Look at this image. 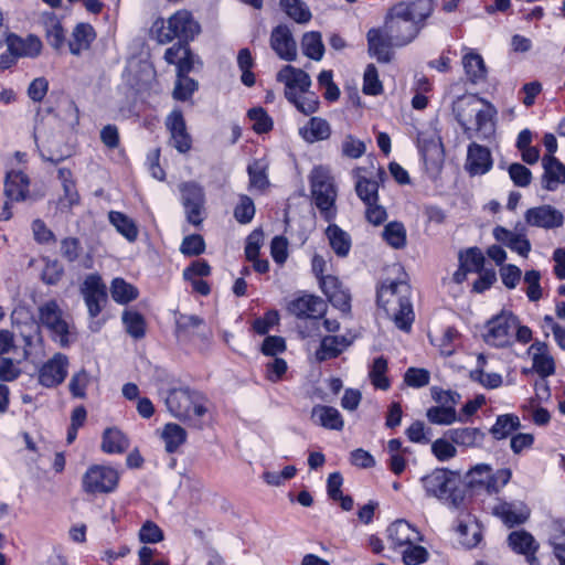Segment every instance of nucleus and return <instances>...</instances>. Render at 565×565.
<instances>
[{
	"mask_svg": "<svg viewBox=\"0 0 565 565\" xmlns=\"http://www.w3.org/2000/svg\"><path fill=\"white\" fill-rule=\"evenodd\" d=\"M388 361L384 355L376 356L369 370V377L376 390L387 391L391 388V380L386 375Z\"/></svg>",
	"mask_w": 565,
	"mask_h": 565,
	"instance_id": "4c0bfd02",
	"label": "nucleus"
},
{
	"mask_svg": "<svg viewBox=\"0 0 565 565\" xmlns=\"http://www.w3.org/2000/svg\"><path fill=\"white\" fill-rule=\"evenodd\" d=\"M445 436L449 438L455 445L465 448L481 447L486 439V434L477 427H459L448 429L445 433Z\"/></svg>",
	"mask_w": 565,
	"mask_h": 565,
	"instance_id": "393cba45",
	"label": "nucleus"
},
{
	"mask_svg": "<svg viewBox=\"0 0 565 565\" xmlns=\"http://www.w3.org/2000/svg\"><path fill=\"white\" fill-rule=\"evenodd\" d=\"M310 188L322 218L326 222H332L337 215V190L332 177L323 168H315L310 175Z\"/></svg>",
	"mask_w": 565,
	"mask_h": 565,
	"instance_id": "0eeeda50",
	"label": "nucleus"
},
{
	"mask_svg": "<svg viewBox=\"0 0 565 565\" xmlns=\"http://www.w3.org/2000/svg\"><path fill=\"white\" fill-rule=\"evenodd\" d=\"M493 160L490 149L472 142L468 146L466 170L470 175H482L492 169Z\"/></svg>",
	"mask_w": 565,
	"mask_h": 565,
	"instance_id": "aec40b11",
	"label": "nucleus"
},
{
	"mask_svg": "<svg viewBox=\"0 0 565 565\" xmlns=\"http://www.w3.org/2000/svg\"><path fill=\"white\" fill-rule=\"evenodd\" d=\"M355 192L366 205L379 202V182L366 177H360L355 183Z\"/></svg>",
	"mask_w": 565,
	"mask_h": 565,
	"instance_id": "603ef678",
	"label": "nucleus"
},
{
	"mask_svg": "<svg viewBox=\"0 0 565 565\" xmlns=\"http://www.w3.org/2000/svg\"><path fill=\"white\" fill-rule=\"evenodd\" d=\"M458 259L460 264H466L470 273H478L484 269L486 258L482 250L477 247H468L459 252Z\"/></svg>",
	"mask_w": 565,
	"mask_h": 565,
	"instance_id": "864d4df0",
	"label": "nucleus"
},
{
	"mask_svg": "<svg viewBox=\"0 0 565 565\" xmlns=\"http://www.w3.org/2000/svg\"><path fill=\"white\" fill-rule=\"evenodd\" d=\"M205 249H206V244L201 234L186 235L180 245V252L185 257L200 256L205 252Z\"/></svg>",
	"mask_w": 565,
	"mask_h": 565,
	"instance_id": "bf43d9fd",
	"label": "nucleus"
},
{
	"mask_svg": "<svg viewBox=\"0 0 565 565\" xmlns=\"http://www.w3.org/2000/svg\"><path fill=\"white\" fill-rule=\"evenodd\" d=\"M493 514L501 519V521L510 529L525 523L529 519L527 512L516 510L514 504L507 501H501L494 505Z\"/></svg>",
	"mask_w": 565,
	"mask_h": 565,
	"instance_id": "c9c22d12",
	"label": "nucleus"
},
{
	"mask_svg": "<svg viewBox=\"0 0 565 565\" xmlns=\"http://www.w3.org/2000/svg\"><path fill=\"white\" fill-rule=\"evenodd\" d=\"M390 547L395 552L399 551L409 543H419L424 541V535L416 526L406 520H396L391 523L386 530Z\"/></svg>",
	"mask_w": 565,
	"mask_h": 565,
	"instance_id": "2eb2a0df",
	"label": "nucleus"
},
{
	"mask_svg": "<svg viewBox=\"0 0 565 565\" xmlns=\"http://www.w3.org/2000/svg\"><path fill=\"white\" fill-rule=\"evenodd\" d=\"M39 320L62 347L68 345V324L63 319V312L55 299H51L39 307Z\"/></svg>",
	"mask_w": 565,
	"mask_h": 565,
	"instance_id": "9b49d317",
	"label": "nucleus"
},
{
	"mask_svg": "<svg viewBox=\"0 0 565 565\" xmlns=\"http://www.w3.org/2000/svg\"><path fill=\"white\" fill-rule=\"evenodd\" d=\"M427 420L434 425H451L457 420L456 408L431 406L426 411Z\"/></svg>",
	"mask_w": 565,
	"mask_h": 565,
	"instance_id": "6e6d98bb",
	"label": "nucleus"
},
{
	"mask_svg": "<svg viewBox=\"0 0 565 565\" xmlns=\"http://www.w3.org/2000/svg\"><path fill=\"white\" fill-rule=\"evenodd\" d=\"M398 3H403L406 11L409 13V17H412L417 23L424 25L425 21L434 11L435 0H409L399 1Z\"/></svg>",
	"mask_w": 565,
	"mask_h": 565,
	"instance_id": "49530a36",
	"label": "nucleus"
},
{
	"mask_svg": "<svg viewBox=\"0 0 565 565\" xmlns=\"http://www.w3.org/2000/svg\"><path fill=\"white\" fill-rule=\"evenodd\" d=\"M247 117L253 121V130L258 134H267L274 128V120L268 115L267 110L262 107H252L247 110Z\"/></svg>",
	"mask_w": 565,
	"mask_h": 565,
	"instance_id": "09e8293b",
	"label": "nucleus"
},
{
	"mask_svg": "<svg viewBox=\"0 0 565 565\" xmlns=\"http://www.w3.org/2000/svg\"><path fill=\"white\" fill-rule=\"evenodd\" d=\"M456 445L446 436L436 439L431 444V454L438 461H448L457 456Z\"/></svg>",
	"mask_w": 565,
	"mask_h": 565,
	"instance_id": "680f3d73",
	"label": "nucleus"
},
{
	"mask_svg": "<svg viewBox=\"0 0 565 565\" xmlns=\"http://www.w3.org/2000/svg\"><path fill=\"white\" fill-rule=\"evenodd\" d=\"M68 358L57 352L45 361L38 372L39 383L46 388H54L61 385L68 374Z\"/></svg>",
	"mask_w": 565,
	"mask_h": 565,
	"instance_id": "4468645a",
	"label": "nucleus"
},
{
	"mask_svg": "<svg viewBox=\"0 0 565 565\" xmlns=\"http://www.w3.org/2000/svg\"><path fill=\"white\" fill-rule=\"evenodd\" d=\"M412 287L404 279H385L376 288V303L404 331L412 330L415 313L411 301Z\"/></svg>",
	"mask_w": 565,
	"mask_h": 565,
	"instance_id": "f257e3e1",
	"label": "nucleus"
},
{
	"mask_svg": "<svg viewBox=\"0 0 565 565\" xmlns=\"http://www.w3.org/2000/svg\"><path fill=\"white\" fill-rule=\"evenodd\" d=\"M110 294L114 301L119 305H127L136 300L139 296L138 289L120 277L113 279L110 284Z\"/></svg>",
	"mask_w": 565,
	"mask_h": 565,
	"instance_id": "a19ab883",
	"label": "nucleus"
},
{
	"mask_svg": "<svg viewBox=\"0 0 565 565\" xmlns=\"http://www.w3.org/2000/svg\"><path fill=\"white\" fill-rule=\"evenodd\" d=\"M237 66L241 74V82L246 87H253L256 83V75L253 72L255 60L248 47L241 49L237 53Z\"/></svg>",
	"mask_w": 565,
	"mask_h": 565,
	"instance_id": "37998d69",
	"label": "nucleus"
},
{
	"mask_svg": "<svg viewBox=\"0 0 565 565\" xmlns=\"http://www.w3.org/2000/svg\"><path fill=\"white\" fill-rule=\"evenodd\" d=\"M120 473L108 465H90L84 472L81 487L89 495L109 494L118 489Z\"/></svg>",
	"mask_w": 565,
	"mask_h": 565,
	"instance_id": "6e6552de",
	"label": "nucleus"
},
{
	"mask_svg": "<svg viewBox=\"0 0 565 565\" xmlns=\"http://www.w3.org/2000/svg\"><path fill=\"white\" fill-rule=\"evenodd\" d=\"M512 478L509 468L493 471L488 463H478L467 473V486L471 489L486 490L489 494L498 493Z\"/></svg>",
	"mask_w": 565,
	"mask_h": 565,
	"instance_id": "1a4fd4ad",
	"label": "nucleus"
},
{
	"mask_svg": "<svg viewBox=\"0 0 565 565\" xmlns=\"http://www.w3.org/2000/svg\"><path fill=\"white\" fill-rule=\"evenodd\" d=\"M166 128L170 134L173 148L180 153H186L192 148V136L188 131L186 121L182 109L175 107L166 117Z\"/></svg>",
	"mask_w": 565,
	"mask_h": 565,
	"instance_id": "ddd939ff",
	"label": "nucleus"
},
{
	"mask_svg": "<svg viewBox=\"0 0 565 565\" xmlns=\"http://www.w3.org/2000/svg\"><path fill=\"white\" fill-rule=\"evenodd\" d=\"M30 184L31 180L23 171H7L3 181L4 198L15 200L17 203L24 202L30 196Z\"/></svg>",
	"mask_w": 565,
	"mask_h": 565,
	"instance_id": "6ab92c4d",
	"label": "nucleus"
},
{
	"mask_svg": "<svg viewBox=\"0 0 565 565\" xmlns=\"http://www.w3.org/2000/svg\"><path fill=\"white\" fill-rule=\"evenodd\" d=\"M302 139L309 143L323 141L330 138L331 127L322 117H311L307 124L299 129Z\"/></svg>",
	"mask_w": 565,
	"mask_h": 565,
	"instance_id": "c756f323",
	"label": "nucleus"
},
{
	"mask_svg": "<svg viewBox=\"0 0 565 565\" xmlns=\"http://www.w3.org/2000/svg\"><path fill=\"white\" fill-rule=\"evenodd\" d=\"M128 437L117 427H108L102 436V451L107 455H121L129 448Z\"/></svg>",
	"mask_w": 565,
	"mask_h": 565,
	"instance_id": "c85d7f7f",
	"label": "nucleus"
},
{
	"mask_svg": "<svg viewBox=\"0 0 565 565\" xmlns=\"http://www.w3.org/2000/svg\"><path fill=\"white\" fill-rule=\"evenodd\" d=\"M207 402L203 392L189 386L170 388L166 397V406L170 414L183 423L206 415Z\"/></svg>",
	"mask_w": 565,
	"mask_h": 565,
	"instance_id": "7ed1b4c3",
	"label": "nucleus"
},
{
	"mask_svg": "<svg viewBox=\"0 0 565 565\" xmlns=\"http://www.w3.org/2000/svg\"><path fill=\"white\" fill-rule=\"evenodd\" d=\"M247 174L249 189H256L263 192L270 184L267 174V167L258 160H254L248 164Z\"/></svg>",
	"mask_w": 565,
	"mask_h": 565,
	"instance_id": "de8ad7c7",
	"label": "nucleus"
},
{
	"mask_svg": "<svg viewBox=\"0 0 565 565\" xmlns=\"http://www.w3.org/2000/svg\"><path fill=\"white\" fill-rule=\"evenodd\" d=\"M198 89V82L188 75L178 77L173 89V98L180 102H186L191 99L193 93Z\"/></svg>",
	"mask_w": 565,
	"mask_h": 565,
	"instance_id": "338daca9",
	"label": "nucleus"
},
{
	"mask_svg": "<svg viewBox=\"0 0 565 565\" xmlns=\"http://www.w3.org/2000/svg\"><path fill=\"white\" fill-rule=\"evenodd\" d=\"M495 115V107L489 100L478 95L459 100L456 108V119L468 138L473 136L472 129L468 126L472 118L476 121L473 131L481 132L486 130L489 122H492Z\"/></svg>",
	"mask_w": 565,
	"mask_h": 565,
	"instance_id": "20e7f679",
	"label": "nucleus"
},
{
	"mask_svg": "<svg viewBox=\"0 0 565 565\" xmlns=\"http://www.w3.org/2000/svg\"><path fill=\"white\" fill-rule=\"evenodd\" d=\"M96 39V31L90 23L79 22L72 32L68 41V49L73 55H79L83 51L88 50Z\"/></svg>",
	"mask_w": 565,
	"mask_h": 565,
	"instance_id": "bb28decb",
	"label": "nucleus"
},
{
	"mask_svg": "<svg viewBox=\"0 0 565 565\" xmlns=\"http://www.w3.org/2000/svg\"><path fill=\"white\" fill-rule=\"evenodd\" d=\"M521 428L520 417L514 413L498 415L489 433L495 440H503L512 437Z\"/></svg>",
	"mask_w": 565,
	"mask_h": 565,
	"instance_id": "2f4dec72",
	"label": "nucleus"
},
{
	"mask_svg": "<svg viewBox=\"0 0 565 565\" xmlns=\"http://www.w3.org/2000/svg\"><path fill=\"white\" fill-rule=\"evenodd\" d=\"M305 94L303 97H299L296 92L285 90L286 99L292 104L298 111L309 116L318 111L320 102L316 93L308 90V93Z\"/></svg>",
	"mask_w": 565,
	"mask_h": 565,
	"instance_id": "ea45409f",
	"label": "nucleus"
},
{
	"mask_svg": "<svg viewBox=\"0 0 565 565\" xmlns=\"http://www.w3.org/2000/svg\"><path fill=\"white\" fill-rule=\"evenodd\" d=\"M46 42L55 51H61L66 42V32L61 19L54 13H44L42 18Z\"/></svg>",
	"mask_w": 565,
	"mask_h": 565,
	"instance_id": "b1692460",
	"label": "nucleus"
},
{
	"mask_svg": "<svg viewBox=\"0 0 565 565\" xmlns=\"http://www.w3.org/2000/svg\"><path fill=\"white\" fill-rule=\"evenodd\" d=\"M312 418L322 427L331 430H342L344 422L340 412L328 405H317L312 408Z\"/></svg>",
	"mask_w": 565,
	"mask_h": 565,
	"instance_id": "72a5a7b5",
	"label": "nucleus"
},
{
	"mask_svg": "<svg viewBox=\"0 0 565 565\" xmlns=\"http://www.w3.org/2000/svg\"><path fill=\"white\" fill-rule=\"evenodd\" d=\"M287 311L299 320H318L326 315L327 303L319 296L299 291L287 303Z\"/></svg>",
	"mask_w": 565,
	"mask_h": 565,
	"instance_id": "f8f14e48",
	"label": "nucleus"
},
{
	"mask_svg": "<svg viewBox=\"0 0 565 565\" xmlns=\"http://www.w3.org/2000/svg\"><path fill=\"white\" fill-rule=\"evenodd\" d=\"M121 321L128 335L134 340H140L146 337L147 321L142 313L137 310H124Z\"/></svg>",
	"mask_w": 565,
	"mask_h": 565,
	"instance_id": "e433bc0d",
	"label": "nucleus"
},
{
	"mask_svg": "<svg viewBox=\"0 0 565 565\" xmlns=\"http://www.w3.org/2000/svg\"><path fill=\"white\" fill-rule=\"evenodd\" d=\"M277 79L285 83V90L290 92H295V89L298 88L300 93H308L311 86L309 74L291 65L284 66L282 70L279 71Z\"/></svg>",
	"mask_w": 565,
	"mask_h": 565,
	"instance_id": "a878e982",
	"label": "nucleus"
},
{
	"mask_svg": "<svg viewBox=\"0 0 565 565\" xmlns=\"http://www.w3.org/2000/svg\"><path fill=\"white\" fill-rule=\"evenodd\" d=\"M256 214L254 201L247 194H239L238 201L233 210L234 218L239 224H249Z\"/></svg>",
	"mask_w": 565,
	"mask_h": 565,
	"instance_id": "8fccbe9b",
	"label": "nucleus"
},
{
	"mask_svg": "<svg viewBox=\"0 0 565 565\" xmlns=\"http://www.w3.org/2000/svg\"><path fill=\"white\" fill-rule=\"evenodd\" d=\"M164 443V449L168 454H175L179 448L186 443L188 433L179 424L167 423L160 435Z\"/></svg>",
	"mask_w": 565,
	"mask_h": 565,
	"instance_id": "f704fd0d",
	"label": "nucleus"
},
{
	"mask_svg": "<svg viewBox=\"0 0 565 565\" xmlns=\"http://www.w3.org/2000/svg\"><path fill=\"white\" fill-rule=\"evenodd\" d=\"M426 497L436 498L449 508L458 509L466 498V486L459 472L448 468H435L420 478Z\"/></svg>",
	"mask_w": 565,
	"mask_h": 565,
	"instance_id": "f03ea898",
	"label": "nucleus"
},
{
	"mask_svg": "<svg viewBox=\"0 0 565 565\" xmlns=\"http://www.w3.org/2000/svg\"><path fill=\"white\" fill-rule=\"evenodd\" d=\"M423 24L417 23L403 3L393 4L386 12L384 19V30L395 46H405L413 42Z\"/></svg>",
	"mask_w": 565,
	"mask_h": 565,
	"instance_id": "39448f33",
	"label": "nucleus"
},
{
	"mask_svg": "<svg viewBox=\"0 0 565 565\" xmlns=\"http://www.w3.org/2000/svg\"><path fill=\"white\" fill-rule=\"evenodd\" d=\"M431 398L438 404L437 406L456 408L459 404L461 396L458 392L452 390H444L440 386L430 387Z\"/></svg>",
	"mask_w": 565,
	"mask_h": 565,
	"instance_id": "0e129e2a",
	"label": "nucleus"
},
{
	"mask_svg": "<svg viewBox=\"0 0 565 565\" xmlns=\"http://www.w3.org/2000/svg\"><path fill=\"white\" fill-rule=\"evenodd\" d=\"M326 236L334 254L344 258L349 255L352 246L350 235L337 224H329L326 228Z\"/></svg>",
	"mask_w": 565,
	"mask_h": 565,
	"instance_id": "473e14b6",
	"label": "nucleus"
},
{
	"mask_svg": "<svg viewBox=\"0 0 565 565\" xmlns=\"http://www.w3.org/2000/svg\"><path fill=\"white\" fill-rule=\"evenodd\" d=\"M288 371V364L282 358H274L265 364V379L270 383H279Z\"/></svg>",
	"mask_w": 565,
	"mask_h": 565,
	"instance_id": "69168bd1",
	"label": "nucleus"
},
{
	"mask_svg": "<svg viewBox=\"0 0 565 565\" xmlns=\"http://www.w3.org/2000/svg\"><path fill=\"white\" fill-rule=\"evenodd\" d=\"M156 36L159 43L164 44L173 39L189 43L200 33L201 26L188 10H179L173 13L164 25L163 20L156 21Z\"/></svg>",
	"mask_w": 565,
	"mask_h": 565,
	"instance_id": "423d86ee",
	"label": "nucleus"
},
{
	"mask_svg": "<svg viewBox=\"0 0 565 565\" xmlns=\"http://www.w3.org/2000/svg\"><path fill=\"white\" fill-rule=\"evenodd\" d=\"M524 220L529 226L545 230L557 228L564 224L563 213L550 204L527 209Z\"/></svg>",
	"mask_w": 565,
	"mask_h": 565,
	"instance_id": "dca6fc26",
	"label": "nucleus"
},
{
	"mask_svg": "<svg viewBox=\"0 0 565 565\" xmlns=\"http://www.w3.org/2000/svg\"><path fill=\"white\" fill-rule=\"evenodd\" d=\"M384 241L395 249H402L407 244V233L404 224L398 221H392L384 226Z\"/></svg>",
	"mask_w": 565,
	"mask_h": 565,
	"instance_id": "a18cd8bd",
	"label": "nucleus"
},
{
	"mask_svg": "<svg viewBox=\"0 0 565 565\" xmlns=\"http://www.w3.org/2000/svg\"><path fill=\"white\" fill-rule=\"evenodd\" d=\"M362 90L365 95L371 96H376L383 92V85L379 78V72L374 64H367L364 71Z\"/></svg>",
	"mask_w": 565,
	"mask_h": 565,
	"instance_id": "052dcab7",
	"label": "nucleus"
},
{
	"mask_svg": "<svg viewBox=\"0 0 565 565\" xmlns=\"http://www.w3.org/2000/svg\"><path fill=\"white\" fill-rule=\"evenodd\" d=\"M280 317L276 309L267 310L262 317L253 321L252 328L259 335L267 334L270 329L279 323Z\"/></svg>",
	"mask_w": 565,
	"mask_h": 565,
	"instance_id": "e2e57ef3",
	"label": "nucleus"
},
{
	"mask_svg": "<svg viewBox=\"0 0 565 565\" xmlns=\"http://www.w3.org/2000/svg\"><path fill=\"white\" fill-rule=\"evenodd\" d=\"M81 294L90 318H97L108 302L107 286L98 273L88 274L81 285Z\"/></svg>",
	"mask_w": 565,
	"mask_h": 565,
	"instance_id": "9d476101",
	"label": "nucleus"
},
{
	"mask_svg": "<svg viewBox=\"0 0 565 565\" xmlns=\"http://www.w3.org/2000/svg\"><path fill=\"white\" fill-rule=\"evenodd\" d=\"M508 542L513 552L526 557L530 565L539 564L537 557L535 556L539 544L530 532L525 530L513 531L509 534Z\"/></svg>",
	"mask_w": 565,
	"mask_h": 565,
	"instance_id": "412c9836",
	"label": "nucleus"
},
{
	"mask_svg": "<svg viewBox=\"0 0 565 565\" xmlns=\"http://www.w3.org/2000/svg\"><path fill=\"white\" fill-rule=\"evenodd\" d=\"M109 222L115 226L128 242H135L138 238L139 230L135 221L119 211L109 212Z\"/></svg>",
	"mask_w": 565,
	"mask_h": 565,
	"instance_id": "58836bf2",
	"label": "nucleus"
},
{
	"mask_svg": "<svg viewBox=\"0 0 565 565\" xmlns=\"http://www.w3.org/2000/svg\"><path fill=\"white\" fill-rule=\"evenodd\" d=\"M367 47L371 56L376 57L380 63H388L393 57L392 46L394 43L387 35H383L381 29L372 28L366 33Z\"/></svg>",
	"mask_w": 565,
	"mask_h": 565,
	"instance_id": "4be33fe9",
	"label": "nucleus"
},
{
	"mask_svg": "<svg viewBox=\"0 0 565 565\" xmlns=\"http://www.w3.org/2000/svg\"><path fill=\"white\" fill-rule=\"evenodd\" d=\"M90 374L86 369L82 367L78 372H75L68 383V390L74 398H86L87 387L90 384Z\"/></svg>",
	"mask_w": 565,
	"mask_h": 565,
	"instance_id": "4d7b16f0",
	"label": "nucleus"
},
{
	"mask_svg": "<svg viewBox=\"0 0 565 565\" xmlns=\"http://www.w3.org/2000/svg\"><path fill=\"white\" fill-rule=\"evenodd\" d=\"M542 186L547 191H555L559 183H565V164L555 156H543Z\"/></svg>",
	"mask_w": 565,
	"mask_h": 565,
	"instance_id": "5701e85b",
	"label": "nucleus"
},
{
	"mask_svg": "<svg viewBox=\"0 0 565 565\" xmlns=\"http://www.w3.org/2000/svg\"><path fill=\"white\" fill-rule=\"evenodd\" d=\"M403 382L412 388H422L429 384L430 372L424 367H408L403 376Z\"/></svg>",
	"mask_w": 565,
	"mask_h": 565,
	"instance_id": "13d9d810",
	"label": "nucleus"
},
{
	"mask_svg": "<svg viewBox=\"0 0 565 565\" xmlns=\"http://www.w3.org/2000/svg\"><path fill=\"white\" fill-rule=\"evenodd\" d=\"M462 65L469 83L476 85L487 81L488 68L483 57L479 53L475 51L466 53L462 56Z\"/></svg>",
	"mask_w": 565,
	"mask_h": 565,
	"instance_id": "cd10ccee",
	"label": "nucleus"
},
{
	"mask_svg": "<svg viewBox=\"0 0 565 565\" xmlns=\"http://www.w3.org/2000/svg\"><path fill=\"white\" fill-rule=\"evenodd\" d=\"M397 553L401 554L402 562L405 565H422L429 558L428 550L418 543H409L397 551Z\"/></svg>",
	"mask_w": 565,
	"mask_h": 565,
	"instance_id": "3c124183",
	"label": "nucleus"
},
{
	"mask_svg": "<svg viewBox=\"0 0 565 565\" xmlns=\"http://www.w3.org/2000/svg\"><path fill=\"white\" fill-rule=\"evenodd\" d=\"M7 47L11 49L19 58H36L41 55L43 43L36 34H28L25 38L9 32L4 39Z\"/></svg>",
	"mask_w": 565,
	"mask_h": 565,
	"instance_id": "f3484780",
	"label": "nucleus"
},
{
	"mask_svg": "<svg viewBox=\"0 0 565 565\" xmlns=\"http://www.w3.org/2000/svg\"><path fill=\"white\" fill-rule=\"evenodd\" d=\"M550 544L554 556L565 553V519L554 521Z\"/></svg>",
	"mask_w": 565,
	"mask_h": 565,
	"instance_id": "774afa93",
	"label": "nucleus"
},
{
	"mask_svg": "<svg viewBox=\"0 0 565 565\" xmlns=\"http://www.w3.org/2000/svg\"><path fill=\"white\" fill-rule=\"evenodd\" d=\"M280 6L286 14L298 23H307L311 19V12L301 0H280Z\"/></svg>",
	"mask_w": 565,
	"mask_h": 565,
	"instance_id": "5fc2aeb1",
	"label": "nucleus"
},
{
	"mask_svg": "<svg viewBox=\"0 0 565 565\" xmlns=\"http://www.w3.org/2000/svg\"><path fill=\"white\" fill-rule=\"evenodd\" d=\"M487 338L497 344H503L510 333V317L497 315L487 322Z\"/></svg>",
	"mask_w": 565,
	"mask_h": 565,
	"instance_id": "79ce46f5",
	"label": "nucleus"
},
{
	"mask_svg": "<svg viewBox=\"0 0 565 565\" xmlns=\"http://www.w3.org/2000/svg\"><path fill=\"white\" fill-rule=\"evenodd\" d=\"M349 341L344 335H324L316 352L319 361H327L338 358L349 345Z\"/></svg>",
	"mask_w": 565,
	"mask_h": 565,
	"instance_id": "7c9ffc66",
	"label": "nucleus"
},
{
	"mask_svg": "<svg viewBox=\"0 0 565 565\" xmlns=\"http://www.w3.org/2000/svg\"><path fill=\"white\" fill-rule=\"evenodd\" d=\"M270 46L279 58L292 62L297 57V44L290 29L286 24H278L270 34Z\"/></svg>",
	"mask_w": 565,
	"mask_h": 565,
	"instance_id": "a211bd4d",
	"label": "nucleus"
},
{
	"mask_svg": "<svg viewBox=\"0 0 565 565\" xmlns=\"http://www.w3.org/2000/svg\"><path fill=\"white\" fill-rule=\"evenodd\" d=\"M303 54L313 60L320 61L324 54V45L321 33L318 31L306 32L301 39Z\"/></svg>",
	"mask_w": 565,
	"mask_h": 565,
	"instance_id": "c03bdc74",
	"label": "nucleus"
}]
</instances>
